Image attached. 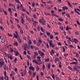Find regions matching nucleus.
Segmentation results:
<instances>
[{
    "mask_svg": "<svg viewBox=\"0 0 80 80\" xmlns=\"http://www.w3.org/2000/svg\"><path fill=\"white\" fill-rule=\"evenodd\" d=\"M49 42V44L50 47H52V48H53V47H54V45H53V44L52 43V41L51 40Z\"/></svg>",
    "mask_w": 80,
    "mask_h": 80,
    "instance_id": "nucleus-1",
    "label": "nucleus"
},
{
    "mask_svg": "<svg viewBox=\"0 0 80 80\" xmlns=\"http://www.w3.org/2000/svg\"><path fill=\"white\" fill-rule=\"evenodd\" d=\"M28 44L26 43L24 45V50H27V49L26 48H29L28 46L27 45Z\"/></svg>",
    "mask_w": 80,
    "mask_h": 80,
    "instance_id": "nucleus-2",
    "label": "nucleus"
},
{
    "mask_svg": "<svg viewBox=\"0 0 80 80\" xmlns=\"http://www.w3.org/2000/svg\"><path fill=\"white\" fill-rule=\"evenodd\" d=\"M15 37L16 38H20L19 35H18L17 36L16 34H15L14 35L13 38H14Z\"/></svg>",
    "mask_w": 80,
    "mask_h": 80,
    "instance_id": "nucleus-3",
    "label": "nucleus"
},
{
    "mask_svg": "<svg viewBox=\"0 0 80 80\" xmlns=\"http://www.w3.org/2000/svg\"><path fill=\"white\" fill-rule=\"evenodd\" d=\"M29 70H31L33 71H34V68L32 66H31L29 68Z\"/></svg>",
    "mask_w": 80,
    "mask_h": 80,
    "instance_id": "nucleus-4",
    "label": "nucleus"
},
{
    "mask_svg": "<svg viewBox=\"0 0 80 80\" xmlns=\"http://www.w3.org/2000/svg\"><path fill=\"white\" fill-rule=\"evenodd\" d=\"M14 53H15L16 56H17L18 55H19V53L18 52V51H14Z\"/></svg>",
    "mask_w": 80,
    "mask_h": 80,
    "instance_id": "nucleus-5",
    "label": "nucleus"
},
{
    "mask_svg": "<svg viewBox=\"0 0 80 80\" xmlns=\"http://www.w3.org/2000/svg\"><path fill=\"white\" fill-rule=\"evenodd\" d=\"M74 42L75 43H77V42H78V40L77 39H76L75 38L74 39Z\"/></svg>",
    "mask_w": 80,
    "mask_h": 80,
    "instance_id": "nucleus-6",
    "label": "nucleus"
},
{
    "mask_svg": "<svg viewBox=\"0 0 80 80\" xmlns=\"http://www.w3.org/2000/svg\"><path fill=\"white\" fill-rule=\"evenodd\" d=\"M26 19L28 20V22H31V20L30 19V18L27 17H26Z\"/></svg>",
    "mask_w": 80,
    "mask_h": 80,
    "instance_id": "nucleus-7",
    "label": "nucleus"
},
{
    "mask_svg": "<svg viewBox=\"0 0 80 80\" xmlns=\"http://www.w3.org/2000/svg\"><path fill=\"white\" fill-rule=\"evenodd\" d=\"M48 69H49H49H50V63H48Z\"/></svg>",
    "mask_w": 80,
    "mask_h": 80,
    "instance_id": "nucleus-8",
    "label": "nucleus"
},
{
    "mask_svg": "<svg viewBox=\"0 0 80 80\" xmlns=\"http://www.w3.org/2000/svg\"><path fill=\"white\" fill-rule=\"evenodd\" d=\"M3 11L5 14L6 15H7V11H4L3 9Z\"/></svg>",
    "mask_w": 80,
    "mask_h": 80,
    "instance_id": "nucleus-9",
    "label": "nucleus"
},
{
    "mask_svg": "<svg viewBox=\"0 0 80 80\" xmlns=\"http://www.w3.org/2000/svg\"><path fill=\"white\" fill-rule=\"evenodd\" d=\"M40 55L41 57H42V56H44V54L43 52H41Z\"/></svg>",
    "mask_w": 80,
    "mask_h": 80,
    "instance_id": "nucleus-10",
    "label": "nucleus"
},
{
    "mask_svg": "<svg viewBox=\"0 0 80 80\" xmlns=\"http://www.w3.org/2000/svg\"><path fill=\"white\" fill-rule=\"evenodd\" d=\"M74 11H75V12H76V13H77L78 15H79L80 14V13H79V12H77V10H76V9H75Z\"/></svg>",
    "mask_w": 80,
    "mask_h": 80,
    "instance_id": "nucleus-11",
    "label": "nucleus"
},
{
    "mask_svg": "<svg viewBox=\"0 0 80 80\" xmlns=\"http://www.w3.org/2000/svg\"><path fill=\"white\" fill-rule=\"evenodd\" d=\"M21 9L22 10L23 12H25V10L24 9V7H22L21 8Z\"/></svg>",
    "mask_w": 80,
    "mask_h": 80,
    "instance_id": "nucleus-12",
    "label": "nucleus"
},
{
    "mask_svg": "<svg viewBox=\"0 0 80 80\" xmlns=\"http://www.w3.org/2000/svg\"><path fill=\"white\" fill-rule=\"evenodd\" d=\"M32 62H34V63H38V62H37V61L36 60H33Z\"/></svg>",
    "mask_w": 80,
    "mask_h": 80,
    "instance_id": "nucleus-13",
    "label": "nucleus"
},
{
    "mask_svg": "<svg viewBox=\"0 0 80 80\" xmlns=\"http://www.w3.org/2000/svg\"><path fill=\"white\" fill-rule=\"evenodd\" d=\"M13 45L17 46L18 45V42H16L15 43H13Z\"/></svg>",
    "mask_w": 80,
    "mask_h": 80,
    "instance_id": "nucleus-14",
    "label": "nucleus"
},
{
    "mask_svg": "<svg viewBox=\"0 0 80 80\" xmlns=\"http://www.w3.org/2000/svg\"><path fill=\"white\" fill-rule=\"evenodd\" d=\"M4 64V62L3 61L0 62V65L2 64V65H3Z\"/></svg>",
    "mask_w": 80,
    "mask_h": 80,
    "instance_id": "nucleus-15",
    "label": "nucleus"
},
{
    "mask_svg": "<svg viewBox=\"0 0 80 80\" xmlns=\"http://www.w3.org/2000/svg\"><path fill=\"white\" fill-rule=\"evenodd\" d=\"M71 62L70 63V64H77V62Z\"/></svg>",
    "mask_w": 80,
    "mask_h": 80,
    "instance_id": "nucleus-16",
    "label": "nucleus"
},
{
    "mask_svg": "<svg viewBox=\"0 0 80 80\" xmlns=\"http://www.w3.org/2000/svg\"><path fill=\"white\" fill-rule=\"evenodd\" d=\"M60 28L61 30H63V27H62V26H60Z\"/></svg>",
    "mask_w": 80,
    "mask_h": 80,
    "instance_id": "nucleus-17",
    "label": "nucleus"
},
{
    "mask_svg": "<svg viewBox=\"0 0 80 80\" xmlns=\"http://www.w3.org/2000/svg\"><path fill=\"white\" fill-rule=\"evenodd\" d=\"M53 35H51L50 36V39H53Z\"/></svg>",
    "mask_w": 80,
    "mask_h": 80,
    "instance_id": "nucleus-18",
    "label": "nucleus"
},
{
    "mask_svg": "<svg viewBox=\"0 0 80 80\" xmlns=\"http://www.w3.org/2000/svg\"><path fill=\"white\" fill-rule=\"evenodd\" d=\"M21 21H22V22H21L22 23H23L24 22V19H23V18H22L21 19Z\"/></svg>",
    "mask_w": 80,
    "mask_h": 80,
    "instance_id": "nucleus-19",
    "label": "nucleus"
},
{
    "mask_svg": "<svg viewBox=\"0 0 80 80\" xmlns=\"http://www.w3.org/2000/svg\"><path fill=\"white\" fill-rule=\"evenodd\" d=\"M46 34H47V35H48V36H49L50 35V33L48 32H46Z\"/></svg>",
    "mask_w": 80,
    "mask_h": 80,
    "instance_id": "nucleus-20",
    "label": "nucleus"
},
{
    "mask_svg": "<svg viewBox=\"0 0 80 80\" xmlns=\"http://www.w3.org/2000/svg\"><path fill=\"white\" fill-rule=\"evenodd\" d=\"M45 65L44 64H43L42 65V70H43L44 69H45Z\"/></svg>",
    "mask_w": 80,
    "mask_h": 80,
    "instance_id": "nucleus-21",
    "label": "nucleus"
},
{
    "mask_svg": "<svg viewBox=\"0 0 80 80\" xmlns=\"http://www.w3.org/2000/svg\"><path fill=\"white\" fill-rule=\"evenodd\" d=\"M10 51H11V52H13V50L12 49V48H11L10 50Z\"/></svg>",
    "mask_w": 80,
    "mask_h": 80,
    "instance_id": "nucleus-22",
    "label": "nucleus"
},
{
    "mask_svg": "<svg viewBox=\"0 0 80 80\" xmlns=\"http://www.w3.org/2000/svg\"><path fill=\"white\" fill-rule=\"evenodd\" d=\"M36 70L37 71H38V70H39V67H38V66H37Z\"/></svg>",
    "mask_w": 80,
    "mask_h": 80,
    "instance_id": "nucleus-23",
    "label": "nucleus"
},
{
    "mask_svg": "<svg viewBox=\"0 0 80 80\" xmlns=\"http://www.w3.org/2000/svg\"><path fill=\"white\" fill-rule=\"evenodd\" d=\"M51 76L53 78H55V75L54 74H52Z\"/></svg>",
    "mask_w": 80,
    "mask_h": 80,
    "instance_id": "nucleus-24",
    "label": "nucleus"
},
{
    "mask_svg": "<svg viewBox=\"0 0 80 80\" xmlns=\"http://www.w3.org/2000/svg\"><path fill=\"white\" fill-rule=\"evenodd\" d=\"M68 5H69V7H71V4H70V2H68Z\"/></svg>",
    "mask_w": 80,
    "mask_h": 80,
    "instance_id": "nucleus-25",
    "label": "nucleus"
},
{
    "mask_svg": "<svg viewBox=\"0 0 80 80\" xmlns=\"http://www.w3.org/2000/svg\"><path fill=\"white\" fill-rule=\"evenodd\" d=\"M59 68H61L62 66H61V62H59Z\"/></svg>",
    "mask_w": 80,
    "mask_h": 80,
    "instance_id": "nucleus-26",
    "label": "nucleus"
},
{
    "mask_svg": "<svg viewBox=\"0 0 80 80\" xmlns=\"http://www.w3.org/2000/svg\"><path fill=\"white\" fill-rule=\"evenodd\" d=\"M75 33L76 35H78L79 34L78 32H75Z\"/></svg>",
    "mask_w": 80,
    "mask_h": 80,
    "instance_id": "nucleus-27",
    "label": "nucleus"
},
{
    "mask_svg": "<svg viewBox=\"0 0 80 80\" xmlns=\"http://www.w3.org/2000/svg\"><path fill=\"white\" fill-rule=\"evenodd\" d=\"M76 57H77V58H78V56H79L78 54V53H76Z\"/></svg>",
    "mask_w": 80,
    "mask_h": 80,
    "instance_id": "nucleus-28",
    "label": "nucleus"
},
{
    "mask_svg": "<svg viewBox=\"0 0 80 80\" xmlns=\"http://www.w3.org/2000/svg\"><path fill=\"white\" fill-rule=\"evenodd\" d=\"M40 23H41L42 25H45V23L43 22L42 21Z\"/></svg>",
    "mask_w": 80,
    "mask_h": 80,
    "instance_id": "nucleus-29",
    "label": "nucleus"
},
{
    "mask_svg": "<svg viewBox=\"0 0 80 80\" xmlns=\"http://www.w3.org/2000/svg\"><path fill=\"white\" fill-rule=\"evenodd\" d=\"M11 6H12V7L14 8H15V5H14V4H12Z\"/></svg>",
    "mask_w": 80,
    "mask_h": 80,
    "instance_id": "nucleus-30",
    "label": "nucleus"
},
{
    "mask_svg": "<svg viewBox=\"0 0 80 80\" xmlns=\"http://www.w3.org/2000/svg\"><path fill=\"white\" fill-rule=\"evenodd\" d=\"M15 20H16V21H17V22L18 23L19 22V21L18 20V19H17L16 18H15Z\"/></svg>",
    "mask_w": 80,
    "mask_h": 80,
    "instance_id": "nucleus-31",
    "label": "nucleus"
},
{
    "mask_svg": "<svg viewBox=\"0 0 80 80\" xmlns=\"http://www.w3.org/2000/svg\"><path fill=\"white\" fill-rule=\"evenodd\" d=\"M49 61V58H48L45 60V62H48V61Z\"/></svg>",
    "mask_w": 80,
    "mask_h": 80,
    "instance_id": "nucleus-32",
    "label": "nucleus"
},
{
    "mask_svg": "<svg viewBox=\"0 0 80 80\" xmlns=\"http://www.w3.org/2000/svg\"><path fill=\"white\" fill-rule=\"evenodd\" d=\"M19 8H20V5H19V4H18L17 7V9H19Z\"/></svg>",
    "mask_w": 80,
    "mask_h": 80,
    "instance_id": "nucleus-33",
    "label": "nucleus"
},
{
    "mask_svg": "<svg viewBox=\"0 0 80 80\" xmlns=\"http://www.w3.org/2000/svg\"><path fill=\"white\" fill-rule=\"evenodd\" d=\"M66 16H67V17H69V18H70V15L68 14V13L66 14Z\"/></svg>",
    "mask_w": 80,
    "mask_h": 80,
    "instance_id": "nucleus-34",
    "label": "nucleus"
},
{
    "mask_svg": "<svg viewBox=\"0 0 80 80\" xmlns=\"http://www.w3.org/2000/svg\"><path fill=\"white\" fill-rule=\"evenodd\" d=\"M34 48L36 50H38V47H34Z\"/></svg>",
    "mask_w": 80,
    "mask_h": 80,
    "instance_id": "nucleus-35",
    "label": "nucleus"
},
{
    "mask_svg": "<svg viewBox=\"0 0 80 80\" xmlns=\"http://www.w3.org/2000/svg\"><path fill=\"white\" fill-rule=\"evenodd\" d=\"M59 21H61V22H62V21H63V19L60 18L59 19Z\"/></svg>",
    "mask_w": 80,
    "mask_h": 80,
    "instance_id": "nucleus-36",
    "label": "nucleus"
},
{
    "mask_svg": "<svg viewBox=\"0 0 80 80\" xmlns=\"http://www.w3.org/2000/svg\"><path fill=\"white\" fill-rule=\"evenodd\" d=\"M62 49H63V52H65V48H64V47H63L62 48Z\"/></svg>",
    "mask_w": 80,
    "mask_h": 80,
    "instance_id": "nucleus-37",
    "label": "nucleus"
},
{
    "mask_svg": "<svg viewBox=\"0 0 80 80\" xmlns=\"http://www.w3.org/2000/svg\"><path fill=\"white\" fill-rule=\"evenodd\" d=\"M0 80H3V77L2 76L1 78H0Z\"/></svg>",
    "mask_w": 80,
    "mask_h": 80,
    "instance_id": "nucleus-38",
    "label": "nucleus"
},
{
    "mask_svg": "<svg viewBox=\"0 0 80 80\" xmlns=\"http://www.w3.org/2000/svg\"><path fill=\"white\" fill-rule=\"evenodd\" d=\"M33 59H35V58H36V56H35V55H34L33 56Z\"/></svg>",
    "mask_w": 80,
    "mask_h": 80,
    "instance_id": "nucleus-39",
    "label": "nucleus"
},
{
    "mask_svg": "<svg viewBox=\"0 0 80 80\" xmlns=\"http://www.w3.org/2000/svg\"><path fill=\"white\" fill-rule=\"evenodd\" d=\"M68 68L69 69L71 70H72V68H71L70 66H68Z\"/></svg>",
    "mask_w": 80,
    "mask_h": 80,
    "instance_id": "nucleus-40",
    "label": "nucleus"
},
{
    "mask_svg": "<svg viewBox=\"0 0 80 80\" xmlns=\"http://www.w3.org/2000/svg\"><path fill=\"white\" fill-rule=\"evenodd\" d=\"M74 70H75V71H77V68L75 67H74Z\"/></svg>",
    "mask_w": 80,
    "mask_h": 80,
    "instance_id": "nucleus-41",
    "label": "nucleus"
},
{
    "mask_svg": "<svg viewBox=\"0 0 80 80\" xmlns=\"http://www.w3.org/2000/svg\"><path fill=\"white\" fill-rule=\"evenodd\" d=\"M27 57L28 59H30V56L28 55H27Z\"/></svg>",
    "mask_w": 80,
    "mask_h": 80,
    "instance_id": "nucleus-42",
    "label": "nucleus"
},
{
    "mask_svg": "<svg viewBox=\"0 0 80 80\" xmlns=\"http://www.w3.org/2000/svg\"><path fill=\"white\" fill-rule=\"evenodd\" d=\"M54 16L55 17H59V16H58V15H56L55 14H53Z\"/></svg>",
    "mask_w": 80,
    "mask_h": 80,
    "instance_id": "nucleus-43",
    "label": "nucleus"
},
{
    "mask_svg": "<svg viewBox=\"0 0 80 80\" xmlns=\"http://www.w3.org/2000/svg\"><path fill=\"white\" fill-rule=\"evenodd\" d=\"M37 42L36 41V40H34L33 41V43H34V44H36V42Z\"/></svg>",
    "mask_w": 80,
    "mask_h": 80,
    "instance_id": "nucleus-44",
    "label": "nucleus"
},
{
    "mask_svg": "<svg viewBox=\"0 0 80 80\" xmlns=\"http://www.w3.org/2000/svg\"><path fill=\"white\" fill-rule=\"evenodd\" d=\"M69 47H70L71 48H73V46L72 45H69Z\"/></svg>",
    "mask_w": 80,
    "mask_h": 80,
    "instance_id": "nucleus-45",
    "label": "nucleus"
},
{
    "mask_svg": "<svg viewBox=\"0 0 80 80\" xmlns=\"http://www.w3.org/2000/svg\"><path fill=\"white\" fill-rule=\"evenodd\" d=\"M46 46L47 48H49V47L48 46V43H47Z\"/></svg>",
    "mask_w": 80,
    "mask_h": 80,
    "instance_id": "nucleus-46",
    "label": "nucleus"
},
{
    "mask_svg": "<svg viewBox=\"0 0 80 80\" xmlns=\"http://www.w3.org/2000/svg\"><path fill=\"white\" fill-rule=\"evenodd\" d=\"M18 40L19 43H21V42H22V40H21V39H19Z\"/></svg>",
    "mask_w": 80,
    "mask_h": 80,
    "instance_id": "nucleus-47",
    "label": "nucleus"
},
{
    "mask_svg": "<svg viewBox=\"0 0 80 80\" xmlns=\"http://www.w3.org/2000/svg\"><path fill=\"white\" fill-rule=\"evenodd\" d=\"M42 21H43V22H46L45 21V19H43V18H42Z\"/></svg>",
    "mask_w": 80,
    "mask_h": 80,
    "instance_id": "nucleus-48",
    "label": "nucleus"
},
{
    "mask_svg": "<svg viewBox=\"0 0 80 80\" xmlns=\"http://www.w3.org/2000/svg\"><path fill=\"white\" fill-rule=\"evenodd\" d=\"M58 45H60V46H62V43L59 42L58 43Z\"/></svg>",
    "mask_w": 80,
    "mask_h": 80,
    "instance_id": "nucleus-49",
    "label": "nucleus"
},
{
    "mask_svg": "<svg viewBox=\"0 0 80 80\" xmlns=\"http://www.w3.org/2000/svg\"><path fill=\"white\" fill-rule=\"evenodd\" d=\"M55 60H56V61H58V60H59L58 59V58H56L55 59Z\"/></svg>",
    "mask_w": 80,
    "mask_h": 80,
    "instance_id": "nucleus-50",
    "label": "nucleus"
},
{
    "mask_svg": "<svg viewBox=\"0 0 80 80\" xmlns=\"http://www.w3.org/2000/svg\"><path fill=\"white\" fill-rule=\"evenodd\" d=\"M77 23L78 24V25H80V23L78 21H77Z\"/></svg>",
    "mask_w": 80,
    "mask_h": 80,
    "instance_id": "nucleus-51",
    "label": "nucleus"
},
{
    "mask_svg": "<svg viewBox=\"0 0 80 80\" xmlns=\"http://www.w3.org/2000/svg\"><path fill=\"white\" fill-rule=\"evenodd\" d=\"M29 44H32V42H31V40H29Z\"/></svg>",
    "mask_w": 80,
    "mask_h": 80,
    "instance_id": "nucleus-52",
    "label": "nucleus"
},
{
    "mask_svg": "<svg viewBox=\"0 0 80 80\" xmlns=\"http://www.w3.org/2000/svg\"><path fill=\"white\" fill-rule=\"evenodd\" d=\"M38 54L37 52H34V55H38Z\"/></svg>",
    "mask_w": 80,
    "mask_h": 80,
    "instance_id": "nucleus-53",
    "label": "nucleus"
},
{
    "mask_svg": "<svg viewBox=\"0 0 80 80\" xmlns=\"http://www.w3.org/2000/svg\"><path fill=\"white\" fill-rule=\"evenodd\" d=\"M0 29H1V30H3V27H2V26H0Z\"/></svg>",
    "mask_w": 80,
    "mask_h": 80,
    "instance_id": "nucleus-54",
    "label": "nucleus"
},
{
    "mask_svg": "<svg viewBox=\"0 0 80 80\" xmlns=\"http://www.w3.org/2000/svg\"><path fill=\"white\" fill-rule=\"evenodd\" d=\"M10 58L11 60H12V55H10Z\"/></svg>",
    "mask_w": 80,
    "mask_h": 80,
    "instance_id": "nucleus-55",
    "label": "nucleus"
},
{
    "mask_svg": "<svg viewBox=\"0 0 80 80\" xmlns=\"http://www.w3.org/2000/svg\"><path fill=\"white\" fill-rule=\"evenodd\" d=\"M70 42H72V43H73L74 42V39L73 40V39H72V40H71V41H70Z\"/></svg>",
    "mask_w": 80,
    "mask_h": 80,
    "instance_id": "nucleus-56",
    "label": "nucleus"
},
{
    "mask_svg": "<svg viewBox=\"0 0 80 80\" xmlns=\"http://www.w3.org/2000/svg\"><path fill=\"white\" fill-rule=\"evenodd\" d=\"M41 31H42V32H44L43 29V28L42 27L41 28Z\"/></svg>",
    "mask_w": 80,
    "mask_h": 80,
    "instance_id": "nucleus-57",
    "label": "nucleus"
},
{
    "mask_svg": "<svg viewBox=\"0 0 80 80\" xmlns=\"http://www.w3.org/2000/svg\"><path fill=\"white\" fill-rule=\"evenodd\" d=\"M11 28H12V29H14V26L13 25L11 26Z\"/></svg>",
    "mask_w": 80,
    "mask_h": 80,
    "instance_id": "nucleus-58",
    "label": "nucleus"
},
{
    "mask_svg": "<svg viewBox=\"0 0 80 80\" xmlns=\"http://www.w3.org/2000/svg\"><path fill=\"white\" fill-rule=\"evenodd\" d=\"M20 32L21 33H23V31H22V29H20Z\"/></svg>",
    "mask_w": 80,
    "mask_h": 80,
    "instance_id": "nucleus-59",
    "label": "nucleus"
},
{
    "mask_svg": "<svg viewBox=\"0 0 80 80\" xmlns=\"http://www.w3.org/2000/svg\"><path fill=\"white\" fill-rule=\"evenodd\" d=\"M68 54H65L64 55V56L65 57H67V56H68Z\"/></svg>",
    "mask_w": 80,
    "mask_h": 80,
    "instance_id": "nucleus-60",
    "label": "nucleus"
},
{
    "mask_svg": "<svg viewBox=\"0 0 80 80\" xmlns=\"http://www.w3.org/2000/svg\"><path fill=\"white\" fill-rule=\"evenodd\" d=\"M37 45H38V46H40V43L39 42H38Z\"/></svg>",
    "mask_w": 80,
    "mask_h": 80,
    "instance_id": "nucleus-61",
    "label": "nucleus"
},
{
    "mask_svg": "<svg viewBox=\"0 0 80 80\" xmlns=\"http://www.w3.org/2000/svg\"><path fill=\"white\" fill-rule=\"evenodd\" d=\"M36 78L37 79V80H39V79H38V75H37Z\"/></svg>",
    "mask_w": 80,
    "mask_h": 80,
    "instance_id": "nucleus-62",
    "label": "nucleus"
},
{
    "mask_svg": "<svg viewBox=\"0 0 80 80\" xmlns=\"http://www.w3.org/2000/svg\"><path fill=\"white\" fill-rule=\"evenodd\" d=\"M38 62H41V59H38L37 60Z\"/></svg>",
    "mask_w": 80,
    "mask_h": 80,
    "instance_id": "nucleus-63",
    "label": "nucleus"
},
{
    "mask_svg": "<svg viewBox=\"0 0 80 80\" xmlns=\"http://www.w3.org/2000/svg\"><path fill=\"white\" fill-rule=\"evenodd\" d=\"M12 10H11V8H8V11H9V12H10Z\"/></svg>",
    "mask_w": 80,
    "mask_h": 80,
    "instance_id": "nucleus-64",
    "label": "nucleus"
}]
</instances>
